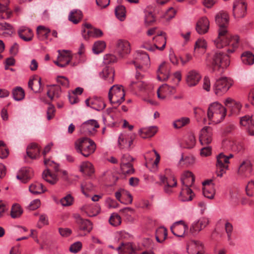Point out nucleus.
<instances>
[{
    "instance_id": "obj_1",
    "label": "nucleus",
    "mask_w": 254,
    "mask_h": 254,
    "mask_svg": "<svg viewBox=\"0 0 254 254\" xmlns=\"http://www.w3.org/2000/svg\"><path fill=\"white\" fill-rule=\"evenodd\" d=\"M229 16L226 12L221 11L215 16V21L219 26L218 36L214 41L217 48H222L227 45H230L231 48L226 50L228 54L232 53L238 47L239 38L238 36H232L229 33L227 26L229 24Z\"/></svg>"
},
{
    "instance_id": "obj_2",
    "label": "nucleus",
    "mask_w": 254,
    "mask_h": 254,
    "mask_svg": "<svg viewBox=\"0 0 254 254\" xmlns=\"http://www.w3.org/2000/svg\"><path fill=\"white\" fill-rule=\"evenodd\" d=\"M131 51L130 44L126 40L120 39L117 41L116 47L117 57L112 54H108L104 57V64H112L120 62V60L124 59L129 54Z\"/></svg>"
},
{
    "instance_id": "obj_3",
    "label": "nucleus",
    "mask_w": 254,
    "mask_h": 254,
    "mask_svg": "<svg viewBox=\"0 0 254 254\" xmlns=\"http://www.w3.org/2000/svg\"><path fill=\"white\" fill-rule=\"evenodd\" d=\"M226 115V109L218 102L211 104L207 110V117L212 122L218 124L222 121Z\"/></svg>"
},
{
    "instance_id": "obj_4",
    "label": "nucleus",
    "mask_w": 254,
    "mask_h": 254,
    "mask_svg": "<svg viewBox=\"0 0 254 254\" xmlns=\"http://www.w3.org/2000/svg\"><path fill=\"white\" fill-rule=\"evenodd\" d=\"M75 148L77 152L87 157L94 152L96 145L93 140L87 137H83L75 141Z\"/></svg>"
},
{
    "instance_id": "obj_5",
    "label": "nucleus",
    "mask_w": 254,
    "mask_h": 254,
    "mask_svg": "<svg viewBox=\"0 0 254 254\" xmlns=\"http://www.w3.org/2000/svg\"><path fill=\"white\" fill-rule=\"evenodd\" d=\"M125 93L122 85L116 84L112 86L109 91L108 97L111 104L117 106L125 100Z\"/></svg>"
},
{
    "instance_id": "obj_6",
    "label": "nucleus",
    "mask_w": 254,
    "mask_h": 254,
    "mask_svg": "<svg viewBox=\"0 0 254 254\" xmlns=\"http://www.w3.org/2000/svg\"><path fill=\"white\" fill-rule=\"evenodd\" d=\"M233 84L232 79L227 77H222L216 81L213 89L216 95L222 96L229 90Z\"/></svg>"
},
{
    "instance_id": "obj_7",
    "label": "nucleus",
    "mask_w": 254,
    "mask_h": 254,
    "mask_svg": "<svg viewBox=\"0 0 254 254\" xmlns=\"http://www.w3.org/2000/svg\"><path fill=\"white\" fill-rule=\"evenodd\" d=\"M232 154L226 156L223 153H220L217 157V162L216 164V173L218 177H222L226 171L228 169L229 159L233 157Z\"/></svg>"
},
{
    "instance_id": "obj_8",
    "label": "nucleus",
    "mask_w": 254,
    "mask_h": 254,
    "mask_svg": "<svg viewBox=\"0 0 254 254\" xmlns=\"http://www.w3.org/2000/svg\"><path fill=\"white\" fill-rule=\"evenodd\" d=\"M247 3L245 0H235L233 3V16L235 18L244 17L247 14Z\"/></svg>"
},
{
    "instance_id": "obj_9",
    "label": "nucleus",
    "mask_w": 254,
    "mask_h": 254,
    "mask_svg": "<svg viewBox=\"0 0 254 254\" xmlns=\"http://www.w3.org/2000/svg\"><path fill=\"white\" fill-rule=\"evenodd\" d=\"M212 128L210 127H204L201 129L199 135V141L203 145H208L212 140Z\"/></svg>"
},
{
    "instance_id": "obj_10",
    "label": "nucleus",
    "mask_w": 254,
    "mask_h": 254,
    "mask_svg": "<svg viewBox=\"0 0 254 254\" xmlns=\"http://www.w3.org/2000/svg\"><path fill=\"white\" fill-rule=\"evenodd\" d=\"M100 77L112 83L114 79L115 71L110 64H103L102 71L100 72Z\"/></svg>"
},
{
    "instance_id": "obj_11",
    "label": "nucleus",
    "mask_w": 254,
    "mask_h": 254,
    "mask_svg": "<svg viewBox=\"0 0 254 254\" xmlns=\"http://www.w3.org/2000/svg\"><path fill=\"white\" fill-rule=\"evenodd\" d=\"M187 229V225L182 220L176 222L171 227V230L172 233L179 237H183Z\"/></svg>"
},
{
    "instance_id": "obj_12",
    "label": "nucleus",
    "mask_w": 254,
    "mask_h": 254,
    "mask_svg": "<svg viewBox=\"0 0 254 254\" xmlns=\"http://www.w3.org/2000/svg\"><path fill=\"white\" fill-rule=\"evenodd\" d=\"M222 145L225 149H231L236 152H239L243 149V145L241 142L234 140H224L222 142Z\"/></svg>"
},
{
    "instance_id": "obj_13",
    "label": "nucleus",
    "mask_w": 254,
    "mask_h": 254,
    "mask_svg": "<svg viewBox=\"0 0 254 254\" xmlns=\"http://www.w3.org/2000/svg\"><path fill=\"white\" fill-rule=\"evenodd\" d=\"M73 217L76 222L79 225L80 230L89 232L92 229V225L89 220L82 219L80 215L77 213L73 214Z\"/></svg>"
},
{
    "instance_id": "obj_14",
    "label": "nucleus",
    "mask_w": 254,
    "mask_h": 254,
    "mask_svg": "<svg viewBox=\"0 0 254 254\" xmlns=\"http://www.w3.org/2000/svg\"><path fill=\"white\" fill-rule=\"evenodd\" d=\"M201 78L199 73L195 70L190 71L187 74L186 81L190 87L195 86Z\"/></svg>"
},
{
    "instance_id": "obj_15",
    "label": "nucleus",
    "mask_w": 254,
    "mask_h": 254,
    "mask_svg": "<svg viewBox=\"0 0 254 254\" xmlns=\"http://www.w3.org/2000/svg\"><path fill=\"white\" fill-rule=\"evenodd\" d=\"M240 124L243 126H247V130L250 135L254 136V120L252 116H245L241 118Z\"/></svg>"
},
{
    "instance_id": "obj_16",
    "label": "nucleus",
    "mask_w": 254,
    "mask_h": 254,
    "mask_svg": "<svg viewBox=\"0 0 254 254\" xmlns=\"http://www.w3.org/2000/svg\"><path fill=\"white\" fill-rule=\"evenodd\" d=\"M208 222V220L206 218H201L194 222L190 228V232L193 234L197 233L207 226Z\"/></svg>"
},
{
    "instance_id": "obj_17",
    "label": "nucleus",
    "mask_w": 254,
    "mask_h": 254,
    "mask_svg": "<svg viewBox=\"0 0 254 254\" xmlns=\"http://www.w3.org/2000/svg\"><path fill=\"white\" fill-rule=\"evenodd\" d=\"M209 27V22L206 17L201 18L196 23L195 29L199 34H204L207 32Z\"/></svg>"
},
{
    "instance_id": "obj_18",
    "label": "nucleus",
    "mask_w": 254,
    "mask_h": 254,
    "mask_svg": "<svg viewBox=\"0 0 254 254\" xmlns=\"http://www.w3.org/2000/svg\"><path fill=\"white\" fill-rule=\"evenodd\" d=\"M28 87L35 93H40L42 91L41 78L37 75H34L29 79Z\"/></svg>"
},
{
    "instance_id": "obj_19",
    "label": "nucleus",
    "mask_w": 254,
    "mask_h": 254,
    "mask_svg": "<svg viewBox=\"0 0 254 254\" xmlns=\"http://www.w3.org/2000/svg\"><path fill=\"white\" fill-rule=\"evenodd\" d=\"M182 191L180 193V198L182 201H188L192 200L194 195L192 190L190 188V186L187 184L186 185H183Z\"/></svg>"
},
{
    "instance_id": "obj_20",
    "label": "nucleus",
    "mask_w": 254,
    "mask_h": 254,
    "mask_svg": "<svg viewBox=\"0 0 254 254\" xmlns=\"http://www.w3.org/2000/svg\"><path fill=\"white\" fill-rule=\"evenodd\" d=\"M157 132L156 126H151L149 127H143L138 131V133L142 138L151 137Z\"/></svg>"
},
{
    "instance_id": "obj_21",
    "label": "nucleus",
    "mask_w": 254,
    "mask_h": 254,
    "mask_svg": "<svg viewBox=\"0 0 254 254\" xmlns=\"http://www.w3.org/2000/svg\"><path fill=\"white\" fill-rule=\"evenodd\" d=\"M40 152V149L36 143H31L27 147V156L31 159H36L39 156Z\"/></svg>"
},
{
    "instance_id": "obj_22",
    "label": "nucleus",
    "mask_w": 254,
    "mask_h": 254,
    "mask_svg": "<svg viewBox=\"0 0 254 254\" xmlns=\"http://www.w3.org/2000/svg\"><path fill=\"white\" fill-rule=\"evenodd\" d=\"M8 0H0V18L8 19L11 15V11L8 10Z\"/></svg>"
},
{
    "instance_id": "obj_23",
    "label": "nucleus",
    "mask_w": 254,
    "mask_h": 254,
    "mask_svg": "<svg viewBox=\"0 0 254 254\" xmlns=\"http://www.w3.org/2000/svg\"><path fill=\"white\" fill-rule=\"evenodd\" d=\"M170 75V68L166 64H160L157 71V78L160 81L167 80Z\"/></svg>"
},
{
    "instance_id": "obj_24",
    "label": "nucleus",
    "mask_w": 254,
    "mask_h": 254,
    "mask_svg": "<svg viewBox=\"0 0 254 254\" xmlns=\"http://www.w3.org/2000/svg\"><path fill=\"white\" fill-rule=\"evenodd\" d=\"M18 34L21 39L27 42L31 41L33 36L32 30L25 26L19 28Z\"/></svg>"
},
{
    "instance_id": "obj_25",
    "label": "nucleus",
    "mask_w": 254,
    "mask_h": 254,
    "mask_svg": "<svg viewBox=\"0 0 254 254\" xmlns=\"http://www.w3.org/2000/svg\"><path fill=\"white\" fill-rule=\"evenodd\" d=\"M224 104L228 108H231L232 111L235 114H238L242 107L239 102L236 101L230 98L226 99Z\"/></svg>"
},
{
    "instance_id": "obj_26",
    "label": "nucleus",
    "mask_w": 254,
    "mask_h": 254,
    "mask_svg": "<svg viewBox=\"0 0 254 254\" xmlns=\"http://www.w3.org/2000/svg\"><path fill=\"white\" fill-rule=\"evenodd\" d=\"M33 172L30 168H23L16 176V178L23 183H26L32 177Z\"/></svg>"
},
{
    "instance_id": "obj_27",
    "label": "nucleus",
    "mask_w": 254,
    "mask_h": 254,
    "mask_svg": "<svg viewBox=\"0 0 254 254\" xmlns=\"http://www.w3.org/2000/svg\"><path fill=\"white\" fill-rule=\"evenodd\" d=\"M82 34L83 38L87 40L90 37H99L102 36L103 32L99 29L94 28L87 31L85 28H83L82 29Z\"/></svg>"
},
{
    "instance_id": "obj_28",
    "label": "nucleus",
    "mask_w": 254,
    "mask_h": 254,
    "mask_svg": "<svg viewBox=\"0 0 254 254\" xmlns=\"http://www.w3.org/2000/svg\"><path fill=\"white\" fill-rule=\"evenodd\" d=\"M134 60L133 64L139 63H147L150 61L149 55L142 51H137L134 54Z\"/></svg>"
},
{
    "instance_id": "obj_29",
    "label": "nucleus",
    "mask_w": 254,
    "mask_h": 254,
    "mask_svg": "<svg viewBox=\"0 0 254 254\" xmlns=\"http://www.w3.org/2000/svg\"><path fill=\"white\" fill-rule=\"evenodd\" d=\"M81 127L84 130V131L91 133L96 128L99 127V125L96 120H90L83 123Z\"/></svg>"
},
{
    "instance_id": "obj_30",
    "label": "nucleus",
    "mask_w": 254,
    "mask_h": 254,
    "mask_svg": "<svg viewBox=\"0 0 254 254\" xmlns=\"http://www.w3.org/2000/svg\"><path fill=\"white\" fill-rule=\"evenodd\" d=\"M214 64H221L223 62L225 64L230 63L228 55L224 52H217L213 56Z\"/></svg>"
},
{
    "instance_id": "obj_31",
    "label": "nucleus",
    "mask_w": 254,
    "mask_h": 254,
    "mask_svg": "<svg viewBox=\"0 0 254 254\" xmlns=\"http://www.w3.org/2000/svg\"><path fill=\"white\" fill-rule=\"evenodd\" d=\"M252 170V164L249 160H246L240 165L238 170V174L241 176H246L247 172H251Z\"/></svg>"
},
{
    "instance_id": "obj_32",
    "label": "nucleus",
    "mask_w": 254,
    "mask_h": 254,
    "mask_svg": "<svg viewBox=\"0 0 254 254\" xmlns=\"http://www.w3.org/2000/svg\"><path fill=\"white\" fill-rule=\"evenodd\" d=\"M59 55L57 58V60L54 62V64H59V61H61L63 60H61V58H65V64H69L71 61L72 56L71 52L68 50H58V51Z\"/></svg>"
},
{
    "instance_id": "obj_33",
    "label": "nucleus",
    "mask_w": 254,
    "mask_h": 254,
    "mask_svg": "<svg viewBox=\"0 0 254 254\" xmlns=\"http://www.w3.org/2000/svg\"><path fill=\"white\" fill-rule=\"evenodd\" d=\"M116 250L119 252V254H130L133 252L132 244L129 242L122 243Z\"/></svg>"
},
{
    "instance_id": "obj_34",
    "label": "nucleus",
    "mask_w": 254,
    "mask_h": 254,
    "mask_svg": "<svg viewBox=\"0 0 254 254\" xmlns=\"http://www.w3.org/2000/svg\"><path fill=\"white\" fill-rule=\"evenodd\" d=\"M29 190L33 194H41L46 190L43 184L38 182L32 184L29 187Z\"/></svg>"
},
{
    "instance_id": "obj_35",
    "label": "nucleus",
    "mask_w": 254,
    "mask_h": 254,
    "mask_svg": "<svg viewBox=\"0 0 254 254\" xmlns=\"http://www.w3.org/2000/svg\"><path fill=\"white\" fill-rule=\"evenodd\" d=\"M82 13L80 10L74 9L68 15V20L74 24H77L82 19Z\"/></svg>"
},
{
    "instance_id": "obj_36",
    "label": "nucleus",
    "mask_w": 254,
    "mask_h": 254,
    "mask_svg": "<svg viewBox=\"0 0 254 254\" xmlns=\"http://www.w3.org/2000/svg\"><path fill=\"white\" fill-rule=\"evenodd\" d=\"M195 180V178L193 174L190 171H186L184 173L182 178L181 182L183 185H186L187 184L189 186H191Z\"/></svg>"
},
{
    "instance_id": "obj_37",
    "label": "nucleus",
    "mask_w": 254,
    "mask_h": 254,
    "mask_svg": "<svg viewBox=\"0 0 254 254\" xmlns=\"http://www.w3.org/2000/svg\"><path fill=\"white\" fill-rule=\"evenodd\" d=\"M42 177L44 180L51 185L55 184L58 181L57 175L52 173L48 169L43 172Z\"/></svg>"
},
{
    "instance_id": "obj_38",
    "label": "nucleus",
    "mask_w": 254,
    "mask_h": 254,
    "mask_svg": "<svg viewBox=\"0 0 254 254\" xmlns=\"http://www.w3.org/2000/svg\"><path fill=\"white\" fill-rule=\"evenodd\" d=\"M80 171L86 175L91 176L94 172L92 164L89 162H85L80 165Z\"/></svg>"
},
{
    "instance_id": "obj_39",
    "label": "nucleus",
    "mask_w": 254,
    "mask_h": 254,
    "mask_svg": "<svg viewBox=\"0 0 254 254\" xmlns=\"http://www.w3.org/2000/svg\"><path fill=\"white\" fill-rule=\"evenodd\" d=\"M61 87L59 86L52 85L47 92V95L53 100L54 98H59L61 94Z\"/></svg>"
},
{
    "instance_id": "obj_40",
    "label": "nucleus",
    "mask_w": 254,
    "mask_h": 254,
    "mask_svg": "<svg viewBox=\"0 0 254 254\" xmlns=\"http://www.w3.org/2000/svg\"><path fill=\"white\" fill-rule=\"evenodd\" d=\"M91 108L97 111L104 109L106 107L105 103L100 98H94L91 102Z\"/></svg>"
},
{
    "instance_id": "obj_41",
    "label": "nucleus",
    "mask_w": 254,
    "mask_h": 254,
    "mask_svg": "<svg viewBox=\"0 0 254 254\" xmlns=\"http://www.w3.org/2000/svg\"><path fill=\"white\" fill-rule=\"evenodd\" d=\"M241 58L243 64H254V55L250 51L244 52Z\"/></svg>"
},
{
    "instance_id": "obj_42",
    "label": "nucleus",
    "mask_w": 254,
    "mask_h": 254,
    "mask_svg": "<svg viewBox=\"0 0 254 254\" xmlns=\"http://www.w3.org/2000/svg\"><path fill=\"white\" fill-rule=\"evenodd\" d=\"M226 66H222V64H210V72L217 76L221 75L224 71Z\"/></svg>"
},
{
    "instance_id": "obj_43",
    "label": "nucleus",
    "mask_w": 254,
    "mask_h": 254,
    "mask_svg": "<svg viewBox=\"0 0 254 254\" xmlns=\"http://www.w3.org/2000/svg\"><path fill=\"white\" fill-rule=\"evenodd\" d=\"M13 99L16 101H20L24 99L25 92L21 87H16L12 90Z\"/></svg>"
},
{
    "instance_id": "obj_44",
    "label": "nucleus",
    "mask_w": 254,
    "mask_h": 254,
    "mask_svg": "<svg viewBox=\"0 0 254 254\" xmlns=\"http://www.w3.org/2000/svg\"><path fill=\"white\" fill-rule=\"evenodd\" d=\"M106 48V44L103 41H98L94 44L92 47L93 52L95 54L102 53Z\"/></svg>"
},
{
    "instance_id": "obj_45",
    "label": "nucleus",
    "mask_w": 254,
    "mask_h": 254,
    "mask_svg": "<svg viewBox=\"0 0 254 254\" xmlns=\"http://www.w3.org/2000/svg\"><path fill=\"white\" fill-rule=\"evenodd\" d=\"M190 121L189 118L183 117L174 121L173 126L175 128L179 129L188 124Z\"/></svg>"
},
{
    "instance_id": "obj_46",
    "label": "nucleus",
    "mask_w": 254,
    "mask_h": 254,
    "mask_svg": "<svg viewBox=\"0 0 254 254\" xmlns=\"http://www.w3.org/2000/svg\"><path fill=\"white\" fill-rule=\"evenodd\" d=\"M215 190L213 186H207L203 189V194L205 197L212 199L215 194Z\"/></svg>"
},
{
    "instance_id": "obj_47",
    "label": "nucleus",
    "mask_w": 254,
    "mask_h": 254,
    "mask_svg": "<svg viewBox=\"0 0 254 254\" xmlns=\"http://www.w3.org/2000/svg\"><path fill=\"white\" fill-rule=\"evenodd\" d=\"M22 210L18 204H13L11 209L10 215L12 218L19 217L22 213Z\"/></svg>"
},
{
    "instance_id": "obj_48",
    "label": "nucleus",
    "mask_w": 254,
    "mask_h": 254,
    "mask_svg": "<svg viewBox=\"0 0 254 254\" xmlns=\"http://www.w3.org/2000/svg\"><path fill=\"white\" fill-rule=\"evenodd\" d=\"M115 14L117 17L121 21L125 19L126 16V8L123 5H119L115 9Z\"/></svg>"
},
{
    "instance_id": "obj_49",
    "label": "nucleus",
    "mask_w": 254,
    "mask_h": 254,
    "mask_svg": "<svg viewBox=\"0 0 254 254\" xmlns=\"http://www.w3.org/2000/svg\"><path fill=\"white\" fill-rule=\"evenodd\" d=\"M182 162H184L183 164L186 166L191 165L194 162V158L191 155L184 156L183 154H182L179 164L182 165Z\"/></svg>"
},
{
    "instance_id": "obj_50",
    "label": "nucleus",
    "mask_w": 254,
    "mask_h": 254,
    "mask_svg": "<svg viewBox=\"0 0 254 254\" xmlns=\"http://www.w3.org/2000/svg\"><path fill=\"white\" fill-rule=\"evenodd\" d=\"M109 222L113 226H118L121 224V218L117 213H113L110 216Z\"/></svg>"
},
{
    "instance_id": "obj_51",
    "label": "nucleus",
    "mask_w": 254,
    "mask_h": 254,
    "mask_svg": "<svg viewBox=\"0 0 254 254\" xmlns=\"http://www.w3.org/2000/svg\"><path fill=\"white\" fill-rule=\"evenodd\" d=\"M51 30L50 29L45 27L44 26H39L37 28V34L38 36H43L45 38H47Z\"/></svg>"
},
{
    "instance_id": "obj_52",
    "label": "nucleus",
    "mask_w": 254,
    "mask_h": 254,
    "mask_svg": "<svg viewBox=\"0 0 254 254\" xmlns=\"http://www.w3.org/2000/svg\"><path fill=\"white\" fill-rule=\"evenodd\" d=\"M195 138L194 135L192 133L188 134L186 139V145L187 148H192L195 144Z\"/></svg>"
},
{
    "instance_id": "obj_53",
    "label": "nucleus",
    "mask_w": 254,
    "mask_h": 254,
    "mask_svg": "<svg viewBox=\"0 0 254 254\" xmlns=\"http://www.w3.org/2000/svg\"><path fill=\"white\" fill-rule=\"evenodd\" d=\"M247 195L252 197L254 196V181H249L246 187Z\"/></svg>"
},
{
    "instance_id": "obj_54",
    "label": "nucleus",
    "mask_w": 254,
    "mask_h": 254,
    "mask_svg": "<svg viewBox=\"0 0 254 254\" xmlns=\"http://www.w3.org/2000/svg\"><path fill=\"white\" fill-rule=\"evenodd\" d=\"M160 88L161 89V91H165L170 95H173L176 92L175 87L167 84H163L160 87Z\"/></svg>"
},
{
    "instance_id": "obj_55",
    "label": "nucleus",
    "mask_w": 254,
    "mask_h": 254,
    "mask_svg": "<svg viewBox=\"0 0 254 254\" xmlns=\"http://www.w3.org/2000/svg\"><path fill=\"white\" fill-rule=\"evenodd\" d=\"M73 201V198L70 194H68L61 199V203L63 206H68L71 205Z\"/></svg>"
},
{
    "instance_id": "obj_56",
    "label": "nucleus",
    "mask_w": 254,
    "mask_h": 254,
    "mask_svg": "<svg viewBox=\"0 0 254 254\" xmlns=\"http://www.w3.org/2000/svg\"><path fill=\"white\" fill-rule=\"evenodd\" d=\"M82 243L80 242H76L72 244L69 247V251L73 253H77L81 250Z\"/></svg>"
},
{
    "instance_id": "obj_57",
    "label": "nucleus",
    "mask_w": 254,
    "mask_h": 254,
    "mask_svg": "<svg viewBox=\"0 0 254 254\" xmlns=\"http://www.w3.org/2000/svg\"><path fill=\"white\" fill-rule=\"evenodd\" d=\"M81 190L82 193L86 196L88 195L86 194V190L91 191L93 189V185L90 182L85 183L84 184L81 185Z\"/></svg>"
},
{
    "instance_id": "obj_58",
    "label": "nucleus",
    "mask_w": 254,
    "mask_h": 254,
    "mask_svg": "<svg viewBox=\"0 0 254 254\" xmlns=\"http://www.w3.org/2000/svg\"><path fill=\"white\" fill-rule=\"evenodd\" d=\"M172 181H173V184H171L169 183H167V185H164V191L168 194H170L171 193H172V188L177 186V182L175 178H173Z\"/></svg>"
},
{
    "instance_id": "obj_59",
    "label": "nucleus",
    "mask_w": 254,
    "mask_h": 254,
    "mask_svg": "<svg viewBox=\"0 0 254 254\" xmlns=\"http://www.w3.org/2000/svg\"><path fill=\"white\" fill-rule=\"evenodd\" d=\"M156 234L165 240L167 237V230L164 227H160L156 230Z\"/></svg>"
},
{
    "instance_id": "obj_60",
    "label": "nucleus",
    "mask_w": 254,
    "mask_h": 254,
    "mask_svg": "<svg viewBox=\"0 0 254 254\" xmlns=\"http://www.w3.org/2000/svg\"><path fill=\"white\" fill-rule=\"evenodd\" d=\"M127 137L123 134H121L118 139V143L120 148L123 149L127 147Z\"/></svg>"
},
{
    "instance_id": "obj_61",
    "label": "nucleus",
    "mask_w": 254,
    "mask_h": 254,
    "mask_svg": "<svg viewBox=\"0 0 254 254\" xmlns=\"http://www.w3.org/2000/svg\"><path fill=\"white\" fill-rule=\"evenodd\" d=\"M123 174L127 175H132L134 173L133 167H129V166L120 167Z\"/></svg>"
},
{
    "instance_id": "obj_62",
    "label": "nucleus",
    "mask_w": 254,
    "mask_h": 254,
    "mask_svg": "<svg viewBox=\"0 0 254 254\" xmlns=\"http://www.w3.org/2000/svg\"><path fill=\"white\" fill-rule=\"evenodd\" d=\"M40 204V200L39 199H36L31 202L28 208L30 210H34L39 207Z\"/></svg>"
},
{
    "instance_id": "obj_63",
    "label": "nucleus",
    "mask_w": 254,
    "mask_h": 254,
    "mask_svg": "<svg viewBox=\"0 0 254 254\" xmlns=\"http://www.w3.org/2000/svg\"><path fill=\"white\" fill-rule=\"evenodd\" d=\"M57 81L62 86L65 87H68L69 86V81L67 78L64 76H59L57 78Z\"/></svg>"
},
{
    "instance_id": "obj_64",
    "label": "nucleus",
    "mask_w": 254,
    "mask_h": 254,
    "mask_svg": "<svg viewBox=\"0 0 254 254\" xmlns=\"http://www.w3.org/2000/svg\"><path fill=\"white\" fill-rule=\"evenodd\" d=\"M176 13V11L173 7H170L167 11L165 17L167 20H170L175 17Z\"/></svg>"
}]
</instances>
